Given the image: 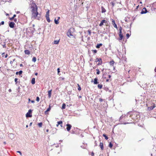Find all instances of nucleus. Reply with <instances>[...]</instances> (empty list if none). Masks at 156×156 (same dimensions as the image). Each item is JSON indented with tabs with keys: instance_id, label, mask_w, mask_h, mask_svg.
Listing matches in <instances>:
<instances>
[{
	"instance_id": "obj_54",
	"label": "nucleus",
	"mask_w": 156,
	"mask_h": 156,
	"mask_svg": "<svg viewBox=\"0 0 156 156\" xmlns=\"http://www.w3.org/2000/svg\"><path fill=\"white\" fill-rule=\"evenodd\" d=\"M8 56V55L7 54H6L5 55V58H6Z\"/></svg>"
},
{
	"instance_id": "obj_61",
	"label": "nucleus",
	"mask_w": 156,
	"mask_h": 156,
	"mask_svg": "<svg viewBox=\"0 0 156 156\" xmlns=\"http://www.w3.org/2000/svg\"><path fill=\"white\" fill-rule=\"evenodd\" d=\"M35 75L37 76L38 75V73H35Z\"/></svg>"
},
{
	"instance_id": "obj_12",
	"label": "nucleus",
	"mask_w": 156,
	"mask_h": 156,
	"mask_svg": "<svg viewBox=\"0 0 156 156\" xmlns=\"http://www.w3.org/2000/svg\"><path fill=\"white\" fill-rule=\"evenodd\" d=\"M51 90H49L48 91V97L49 98H50L51 95Z\"/></svg>"
},
{
	"instance_id": "obj_36",
	"label": "nucleus",
	"mask_w": 156,
	"mask_h": 156,
	"mask_svg": "<svg viewBox=\"0 0 156 156\" xmlns=\"http://www.w3.org/2000/svg\"><path fill=\"white\" fill-rule=\"evenodd\" d=\"M92 51L94 53H96L97 52V51L96 50H92Z\"/></svg>"
},
{
	"instance_id": "obj_22",
	"label": "nucleus",
	"mask_w": 156,
	"mask_h": 156,
	"mask_svg": "<svg viewBox=\"0 0 156 156\" xmlns=\"http://www.w3.org/2000/svg\"><path fill=\"white\" fill-rule=\"evenodd\" d=\"M114 63L115 62L114 61H113V60L110 61V65L112 66H113L114 65Z\"/></svg>"
},
{
	"instance_id": "obj_32",
	"label": "nucleus",
	"mask_w": 156,
	"mask_h": 156,
	"mask_svg": "<svg viewBox=\"0 0 156 156\" xmlns=\"http://www.w3.org/2000/svg\"><path fill=\"white\" fill-rule=\"evenodd\" d=\"M62 121H59V122H57V123L58 125H60V124H61L62 123Z\"/></svg>"
},
{
	"instance_id": "obj_17",
	"label": "nucleus",
	"mask_w": 156,
	"mask_h": 156,
	"mask_svg": "<svg viewBox=\"0 0 156 156\" xmlns=\"http://www.w3.org/2000/svg\"><path fill=\"white\" fill-rule=\"evenodd\" d=\"M154 107V106H150V107H148V109H149V110H151L153 109Z\"/></svg>"
},
{
	"instance_id": "obj_46",
	"label": "nucleus",
	"mask_w": 156,
	"mask_h": 156,
	"mask_svg": "<svg viewBox=\"0 0 156 156\" xmlns=\"http://www.w3.org/2000/svg\"><path fill=\"white\" fill-rule=\"evenodd\" d=\"M1 2H6V0H0Z\"/></svg>"
},
{
	"instance_id": "obj_3",
	"label": "nucleus",
	"mask_w": 156,
	"mask_h": 156,
	"mask_svg": "<svg viewBox=\"0 0 156 156\" xmlns=\"http://www.w3.org/2000/svg\"><path fill=\"white\" fill-rule=\"evenodd\" d=\"M119 40H121L123 38V36L122 34V28L121 27H120L119 28Z\"/></svg>"
},
{
	"instance_id": "obj_56",
	"label": "nucleus",
	"mask_w": 156,
	"mask_h": 156,
	"mask_svg": "<svg viewBox=\"0 0 156 156\" xmlns=\"http://www.w3.org/2000/svg\"><path fill=\"white\" fill-rule=\"evenodd\" d=\"M3 48L5 47V44L4 45H3Z\"/></svg>"
},
{
	"instance_id": "obj_49",
	"label": "nucleus",
	"mask_w": 156,
	"mask_h": 156,
	"mask_svg": "<svg viewBox=\"0 0 156 156\" xmlns=\"http://www.w3.org/2000/svg\"><path fill=\"white\" fill-rule=\"evenodd\" d=\"M45 114L46 115V114H48V112H47V111H46L45 112Z\"/></svg>"
},
{
	"instance_id": "obj_41",
	"label": "nucleus",
	"mask_w": 156,
	"mask_h": 156,
	"mask_svg": "<svg viewBox=\"0 0 156 156\" xmlns=\"http://www.w3.org/2000/svg\"><path fill=\"white\" fill-rule=\"evenodd\" d=\"M113 26H114V27L116 28H117V25H116V24H114Z\"/></svg>"
},
{
	"instance_id": "obj_8",
	"label": "nucleus",
	"mask_w": 156,
	"mask_h": 156,
	"mask_svg": "<svg viewBox=\"0 0 156 156\" xmlns=\"http://www.w3.org/2000/svg\"><path fill=\"white\" fill-rule=\"evenodd\" d=\"M66 126H67L66 129L68 131H69L71 127V126L69 124H67L66 125Z\"/></svg>"
},
{
	"instance_id": "obj_30",
	"label": "nucleus",
	"mask_w": 156,
	"mask_h": 156,
	"mask_svg": "<svg viewBox=\"0 0 156 156\" xmlns=\"http://www.w3.org/2000/svg\"><path fill=\"white\" fill-rule=\"evenodd\" d=\"M50 110H51V107H50V105L49 106V108H48L47 109V110H46L47 112H48V111H50Z\"/></svg>"
},
{
	"instance_id": "obj_40",
	"label": "nucleus",
	"mask_w": 156,
	"mask_h": 156,
	"mask_svg": "<svg viewBox=\"0 0 156 156\" xmlns=\"http://www.w3.org/2000/svg\"><path fill=\"white\" fill-rule=\"evenodd\" d=\"M99 101H100V102H101V101H103V99H101V98H99Z\"/></svg>"
},
{
	"instance_id": "obj_51",
	"label": "nucleus",
	"mask_w": 156,
	"mask_h": 156,
	"mask_svg": "<svg viewBox=\"0 0 156 156\" xmlns=\"http://www.w3.org/2000/svg\"><path fill=\"white\" fill-rule=\"evenodd\" d=\"M106 10H102V12L104 13L106 12Z\"/></svg>"
},
{
	"instance_id": "obj_19",
	"label": "nucleus",
	"mask_w": 156,
	"mask_h": 156,
	"mask_svg": "<svg viewBox=\"0 0 156 156\" xmlns=\"http://www.w3.org/2000/svg\"><path fill=\"white\" fill-rule=\"evenodd\" d=\"M9 137H10V138H13L14 135L13 133H11L9 134Z\"/></svg>"
},
{
	"instance_id": "obj_35",
	"label": "nucleus",
	"mask_w": 156,
	"mask_h": 156,
	"mask_svg": "<svg viewBox=\"0 0 156 156\" xmlns=\"http://www.w3.org/2000/svg\"><path fill=\"white\" fill-rule=\"evenodd\" d=\"M126 36L127 38H128L130 36V35L129 34H126Z\"/></svg>"
},
{
	"instance_id": "obj_33",
	"label": "nucleus",
	"mask_w": 156,
	"mask_h": 156,
	"mask_svg": "<svg viewBox=\"0 0 156 156\" xmlns=\"http://www.w3.org/2000/svg\"><path fill=\"white\" fill-rule=\"evenodd\" d=\"M96 71H97V74H99L100 73V71L98 69H97Z\"/></svg>"
},
{
	"instance_id": "obj_15",
	"label": "nucleus",
	"mask_w": 156,
	"mask_h": 156,
	"mask_svg": "<svg viewBox=\"0 0 156 156\" xmlns=\"http://www.w3.org/2000/svg\"><path fill=\"white\" fill-rule=\"evenodd\" d=\"M99 146L101 147V149L103 150V145L102 143H100Z\"/></svg>"
},
{
	"instance_id": "obj_4",
	"label": "nucleus",
	"mask_w": 156,
	"mask_h": 156,
	"mask_svg": "<svg viewBox=\"0 0 156 156\" xmlns=\"http://www.w3.org/2000/svg\"><path fill=\"white\" fill-rule=\"evenodd\" d=\"M73 30V28H70L67 33V35L69 37H73V34L71 32V30Z\"/></svg>"
},
{
	"instance_id": "obj_29",
	"label": "nucleus",
	"mask_w": 156,
	"mask_h": 156,
	"mask_svg": "<svg viewBox=\"0 0 156 156\" xmlns=\"http://www.w3.org/2000/svg\"><path fill=\"white\" fill-rule=\"evenodd\" d=\"M55 23L56 24H58L59 23V22H58V20H56L55 19Z\"/></svg>"
},
{
	"instance_id": "obj_5",
	"label": "nucleus",
	"mask_w": 156,
	"mask_h": 156,
	"mask_svg": "<svg viewBox=\"0 0 156 156\" xmlns=\"http://www.w3.org/2000/svg\"><path fill=\"white\" fill-rule=\"evenodd\" d=\"M49 10H48V11L47 12L45 16L47 21L49 23L50 22L49 18Z\"/></svg>"
},
{
	"instance_id": "obj_25",
	"label": "nucleus",
	"mask_w": 156,
	"mask_h": 156,
	"mask_svg": "<svg viewBox=\"0 0 156 156\" xmlns=\"http://www.w3.org/2000/svg\"><path fill=\"white\" fill-rule=\"evenodd\" d=\"M59 42V41L55 40L54 41V44H58Z\"/></svg>"
},
{
	"instance_id": "obj_2",
	"label": "nucleus",
	"mask_w": 156,
	"mask_h": 156,
	"mask_svg": "<svg viewBox=\"0 0 156 156\" xmlns=\"http://www.w3.org/2000/svg\"><path fill=\"white\" fill-rule=\"evenodd\" d=\"M30 7L31 10H37V7L35 3H32L30 5Z\"/></svg>"
},
{
	"instance_id": "obj_27",
	"label": "nucleus",
	"mask_w": 156,
	"mask_h": 156,
	"mask_svg": "<svg viewBox=\"0 0 156 156\" xmlns=\"http://www.w3.org/2000/svg\"><path fill=\"white\" fill-rule=\"evenodd\" d=\"M109 146L110 148H112L113 146L112 144L111 143V142H110L109 143Z\"/></svg>"
},
{
	"instance_id": "obj_21",
	"label": "nucleus",
	"mask_w": 156,
	"mask_h": 156,
	"mask_svg": "<svg viewBox=\"0 0 156 156\" xmlns=\"http://www.w3.org/2000/svg\"><path fill=\"white\" fill-rule=\"evenodd\" d=\"M98 88L100 89H101L102 87V85H101V84H99L98 86Z\"/></svg>"
},
{
	"instance_id": "obj_26",
	"label": "nucleus",
	"mask_w": 156,
	"mask_h": 156,
	"mask_svg": "<svg viewBox=\"0 0 156 156\" xmlns=\"http://www.w3.org/2000/svg\"><path fill=\"white\" fill-rule=\"evenodd\" d=\"M103 136H104L106 140H108V138L107 137V136L105 134H103Z\"/></svg>"
},
{
	"instance_id": "obj_52",
	"label": "nucleus",
	"mask_w": 156,
	"mask_h": 156,
	"mask_svg": "<svg viewBox=\"0 0 156 156\" xmlns=\"http://www.w3.org/2000/svg\"><path fill=\"white\" fill-rule=\"evenodd\" d=\"M17 21V19H15L14 20V21L15 22H16Z\"/></svg>"
},
{
	"instance_id": "obj_59",
	"label": "nucleus",
	"mask_w": 156,
	"mask_h": 156,
	"mask_svg": "<svg viewBox=\"0 0 156 156\" xmlns=\"http://www.w3.org/2000/svg\"><path fill=\"white\" fill-rule=\"evenodd\" d=\"M109 81V79H107L106 80V81L107 82H108Z\"/></svg>"
},
{
	"instance_id": "obj_24",
	"label": "nucleus",
	"mask_w": 156,
	"mask_h": 156,
	"mask_svg": "<svg viewBox=\"0 0 156 156\" xmlns=\"http://www.w3.org/2000/svg\"><path fill=\"white\" fill-rule=\"evenodd\" d=\"M66 104L65 103H63L62 104V109H64L65 108Z\"/></svg>"
},
{
	"instance_id": "obj_28",
	"label": "nucleus",
	"mask_w": 156,
	"mask_h": 156,
	"mask_svg": "<svg viewBox=\"0 0 156 156\" xmlns=\"http://www.w3.org/2000/svg\"><path fill=\"white\" fill-rule=\"evenodd\" d=\"M38 125L40 127H41L42 125V122L39 123L38 124Z\"/></svg>"
},
{
	"instance_id": "obj_48",
	"label": "nucleus",
	"mask_w": 156,
	"mask_h": 156,
	"mask_svg": "<svg viewBox=\"0 0 156 156\" xmlns=\"http://www.w3.org/2000/svg\"><path fill=\"white\" fill-rule=\"evenodd\" d=\"M4 21H3L1 22V24L2 25H3L4 24Z\"/></svg>"
},
{
	"instance_id": "obj_1",
	"label": "nucleus",
	"mask_w": 156,
	"mask_h": 156,
	"mask_svg": "<svg viewBox=\"0 0 156 156\" xmlns=\"http://www.w3.org/2000/svg\"><path fill=\"white\" fill-rule=\"evenodd\" d=\"M32 17L36 18L37 17H40V15L37 12V10H31Z\"/></svg>"
},
{
	"instance_id": "obj_39",
	"label": "nucleus",
	"mask_w": 156,
	"mask_h": 156,
	"mask_svg": "<svg viewBox=\"0 0 156 156\" xmlns=\"http://www.w3.org/2000/svg\"><path fill=\"white\" fill-rule=\"evenodd\" d=\"M17 153H20V154L21 155H22V153H21V152L20 151H17Z\"/></svg>"
},
{
	"instance_id": "obj_20",
	"label": "nucleus",
	"mask_w": 156,
	"mask_h": 156,
	"mask_svg": "<svg viewBox=\"0 0 156 156\" xmlns=\"http://www.w3.org/2000/svg\"><path fill=\"white\" fill-rule=\"evenodd\" d=\"M147 12V10H142L141 12V14H144V13H146Z\"/></svg>"
},
{
	"instance_id": "obj_63",
	"label": "nucleus",
	"mask_w": 156,
	"mask_h": 156,
	"mask_svg": "<svg viewBox=\"0 0 156 156\" xmlns=\"http://www.w3.org/2000/svg\"><path fill=\"white\" fill-rule=\"evenodd\" d=\"M125 21H126V22H127V19L126 18H125Z\"/></svg>"
},
{
	"instance_id": "obj_62",
	"label": "nucleus",
	"mask_w": 156,
	"mask_h": 156,
	"mask_svg": "<svg viewBox=\"0 0 156 156\" xmlns=\"http://www.w3.org/2000/svg\"><path fill=\"white\" fill-rule=\"evenodd\" d=\"M9 92H11V89H9Z\"/></svg>"
},
{
	"instance_id": "obj_37",
	"label": "nucleus",
	"mask_w": 156,
	"mask_h": 156,
	"mask_svg": "<svg viewBox=\"0 0 156 156\" xmlns=\"http://www.w3.org/2000/svg\"><path fill=\"white\" fill-rule=\"evenodd\" d=\"M78 89L80 91L81 90V87H80V86H79V87H78Z\"/></svg>"
},
{
	"instance_id": "obj_42",
	"label": "nucleus",
	"mask_w": 156,
	"mask_h": 156,
	"mask_svg": "<svg viewBox=\"0 0 156 156\" xmlns=\"http://www.w3.org/2000/svg\"><path fill=\"white\" fill-rule=\"evenodd\" d=\"M89 6L88 5H87V6H86V7L87 9H89Z\"/></svg>"
},
{
	"instance_id": "obj_14",
	"label": "nucleus",
	"mask_w": 156,
	"mask_h": 156,
	"mask_svg": "<svg viewBox=\"0 0 156 156\" xmlns=\"http://www.w3.org/2000/svg\"><path fill=\"white\" fill-rule=\"evenodd\" d=\"M98 79L95 78L94 79V84H97L98 83Z\"/></svg>"
},
{
	"instance_id": "obj_13",
	"label": "nucleus",
	"mask_w": 156,
	"mask_h": 156,
	"mask_svg": "<svg viewBox=\"0 0 156 156\" xmlns=\"http://www.w3.org/2000/svg\"><path fill=\"white\" fill-rule=\"evenodd\" d=\"M24 52L25 54H27V55H29V54H30V51L27 50H25Z\"/></svg>"
},
{
	"instance_id": "obj_53",
	"label": "nucleus",
	"mask_w": 156,
	"mask_h": 156,
	"mask_svg": "<svg viewBox=\"0 0 156 156\" xmlns=\"http://www.w3.org/2000/svg\"><path fill=\"white\" fill-rule=\"evenodd\" d=\"M31 102L32 103H34V102H35L34 101V100H31Z\"/></svg>"
},
{
	"instance_id": "obj_23",
	"label": "nucleus",
	"mask_w": 156,
	"mask_h": 156,
	"mask_svg": "<svg viewBox=\"0 0 156 156\" xmlns=\"http://www.w3.org/2000/svg\"><path fill=\"white\" fill-rule=\"evenodd\" d=\"M32 61L35 62L36 61V58L35 57H34L32 59Z\"/></svg>"
},
{
	"instance_id": "obj_44",
	"label": "nucleus",
	"mask_w": 156,
	"mask_h": 156,
	"mask_svg": "<svg viewBox=\"0 0 156 156\" xmlns=\"http://www.w3.org/2000/svg\"><path fill=\"white\" fill-rule=\"evenodd\" d=\"M14 19V18L12 17L10 18L9 19L11 20H12Z\"/></svg>"
},
{
	"instance_id": "obj_38",
	"label": "nucleus",
	"mask_w": 156,
	"mask_h": 156,
	"mask_svg": "<svg viewBox=\"0 0 156 156\" xmlns=\"http://www.w3.org/2000/svg\"><path fill=\"white\" fill-rule=\"evenodd\" d=\"M57 71H58V73L60 72V69L58 68L57 69Z\"/></svg>"
},
{
	"instance_id": "obj_34",
	"label": "nucleus",
	"mask_w": 156,
	"mask_h": 156,
	"mask_svg": "<svg viewBox=\"0 0 156 156\" xmlns=\"http://www.w3.org/2000/svg\"><path fill=\"white\" fill-rule=\"evenodd\" d=\"M112 23L113 25L115 24V21L114 20H112Z\"/></svg>"
},
{
	"instance_id": "obj_45",
	"label": "nucleus",
	"mask_w": 156,
	"mask_h": 156,
	"mask_svg": "<svg viewBox=\"0 0 156 156\" xmlns=\"http://www.w3.org/2000/svg\"><path fill=\"white\" fill-rule=\"evenodd\" d=\"M17 80H18V79H17V78H15V81L16 83V82H17Z\"/></svg>"
},
{
	"instance_id": "obj_7",
	"label": "nucleus",
	"mask_w": 156,
	"mask_h": 156,
	"mask_svg": "<svg viewBox=\"0 0 156 156\" xmlns=\"http://www.w3.org/2000/svg\"><path fill=\"white\" fill-rule=\"evenodd\" d=\"M96 62H99L98 64V65H101L102 63V61L101 59V58H97L96 59Z\"/></svg>"
},
{
	"instance_id": "obj_18",
	"label": "nucleus",
	"mask_w": 156,
	"mask_h": 156,
	"mask_svg": "<svg viewBox=\"0 0 156 156\" xmlns=\"http://www.w3.org/2000/svg\"><path fill=\"white\" fill-rule=\"evenodd\" d=\"M22 72H23L22 70H20L19 72H16V75L19 74L20 75L22 74Z\"/></svg>"
},
{
	"instance_id": "obj_60",
	"label": "nucleus",
	"mask_w": 156,
	"mask_h": 156,
	"mask_svg": "<svg viewBox=\"0 0 156 156\" xmlns=\"http://www.w3.org/2000/svg\"><path fill=\"white\" fill-rule=\"evenodd\" d=\"M122 116H121V117H120V119H122Z\"/></svg>"
},
{
	"instance_id": "obj_11",
	"label": "nucleus",
	"mask_w": 156,
	"mask_h": 156,
	"mask_svg": "<svg viewBox=\"0 0 156 156\" xmlns=\"http://www.w3.org/2000/svg\"><path fill=\"white\" fill-rule=\"evenodd\" d=\"M31 83L33 84H34L35 83V79L34 78H33L31 80Z\"/></svg>"
},
{
	"instance_id": "obj_9",
	"label": "nucleus",
	"mask_w": 156,
	"mask_h": 156,
	"mask_svg": "<svg viewBox=\"0 0 156 156\" xmlns=\"http://www.w3.org/2000/svg\"><path fill=\"white\" fill-rule=\"evenodd\" d=\"M14 25L15 23L13 22H11L9 24V27L11 28H13L14 27Z\"/></svg>"
},
{
	"instance_id": "obj_58",
	"label": "nucleus",
	"mask_w": 156,
	"mask_h": 156,
	"mask_svg": "<svg viewBox=\"0 0 156 156\" xmlns=\"http://www.w3.org/2000/svg\"><path fill=\"white\" fill-rule=\"evenodd\" d=\"M32 122H30V126H31L32 125Z\"/></svg>"
},
{
	"instance_id": "obj_43",
	"label": "nucleus",
	"mask_w": 156,
	"mask_h": 156,
	"mask_svg": "<svg viewBox=\"0 0 156 156\" xmlns=\"http://www.w3.org/2000/svg\"><path fill=\"white\" fill-rule=\"evenodd\" d=\"M105 74H104L103 75L102 77H103V78H106V77H105Z\"/></svg>"
},
{
	"instance_id": "obj_57",
	"label": "nucleus",
	"mask_w": 156,
	"mask_h": 156,
	"mask_svg": "<svg viewBox=\"0 0 156 156\" xmlns=\"http://www.w3.org/2000/svg\"><path fill=\"white\" fill-rule=\"evenodd\" d=\"M142 10H147L145 7H144Z\"/></svg>"
},
{
	"instance_id": "obj_10",
	"label": "nucleus",
	"mask_w": 156,
	"mask_h": 156,
	"mask_svg": "<svg viewBox=\"0 0 156 156\" xmlns=\"http://www.w3.org/2000/svg\"><path fill=\"white\" fill-rule=\"evenodd\" d=\"M106 22V21L105 20H103L101 21V23L99 24V26H101L103 25L104 23H105Z\"/></svg>"
},
{
	"instance_id": "obj_47",
	"label": "nucleus",
	"mask_w": 156,
	"mask_h": 156,
	"mask_svg": "<svg viewBox=\"0 0 156 156\" xmlns=\"http://www.w3.org/2000/svg\"><path fill=\"white\" fill-rule=\"evenodd\" d=\"M28 103H30V101H31L30 100V98H28Z\"/></svg>"
},
{
	"instance_id": "obj_16",
	"label": "nucleus",
	"mask_w": 156,
	"mask_h": 156,
	"mask_svg": "<svg viewBox=\"0 0 156 156\" xmlns=\"http://www.w3.org/2000/svg\"><path fill=\"white\" fill-rule=\"evenodd\" d=\"M102 44L101 43L98 44L96 46V48H99L101 46H102Z\"/></svg>"
},
{
	"instance_id": "obj_50",
	"label": "nucleus",
	"mask_w": 156,
	"mask_h": 156,
	"mask_svg": "<svg viewBox=\"0 0 156 156\" xmlns=\"http://www.w3.org/2000/svg\"><path fill=\"white\" fill-rule=\"evenodd\" d=\"M94 153L93 152H92L91 154V155L92 156H93L94 155Z\"/></svg>"
},
{
	"instance_id": "obj_31",
	"label": "nucleus",
	"mask_w": 156,
	"mask_h": 156,
	"mask_svg": "<svg viewBox=\"0 0 156 156\" xmlns=\"http://www.w3.org/2000/svg\"><path fill=\"white\" fill-rule=\"evenodd\" d=\"M40 100V98L38 97H37L36 98V101L37 102H39Z\"/></svg>"
},
{
	"instance_id": "obj_6",
	"label": "nucleus",
	"mask_w": 156,
	"mask_h": 156,
	"mask_svg": "<svg viewBox=\"0 0 156 156\" xmlns=\"http://www.w3.org/2000/svg\"><path fill=\"white\" fill-rule=\"evenodd\" d=\"M32 110H29L28 111V112L27 113L26 115V116L27 117H31L32 116V115H30V114L32 113Z\"/></svg>"
},
{
	"instance_id": "obj_64",
	"label": "nucleus",
	"mask_w": 156,
	"mask_h": 156,
	"mask_svg": "<svg viewBox=\"0 0 156 156\" xmlns=\"http://www.w3.org/2000/svg\"><path fill=\"white\" fill-rule=\"evenodd\" d=\"M108 76V77L109 78H111V75H109Z\"/></svg>"
},
{
	"instance_id": "obj_55",
	"label": "nucleus",
	"mask_w": 156,
	"mask_h": 156,
	"mask_svg": "<svg viewBox=\"0 0 156 156\" xmlns=\"http://www.w3.org/2000/svg\"><path fill=\"white\" fill-rule=\"evenodd\" d=\"M16 15H15V14H14V15H13V17L14 18L15 17H16Z\"/></svg>"
}]
</instances>
